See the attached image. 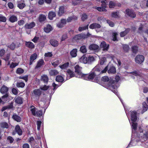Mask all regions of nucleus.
Masks as SVG:
<instances>
[{"label":"nucleus","instance_id":"f257e3e1","mask_svg":"<svg viewBox=\"0 0 148 148\" xmlns=\"http://www.w3.org/2000/svg\"><path fill=\"white\" fill-rule=\"evenodd\" d=\"M130 114L131 117V120L132 121V126L133 129L132 132H133L134 130H136L137 127V124L135 123L137 119L136 113L135 111H131L130 112Z\"/></svg>","mask_w":148,"mask_h":148},{"label":"nucleus","instance_id":"f03ea898","mask_svg":"<svg viewBox=\"0 0 148 148\" xmlns=\"http://www.w3.org/2000/svg\"><path fill=\"white\" fill-rule=\"evenodd\" d=\"M96 77L95 74L94 73H92L88 74H84L82 75V78L86 80H90Z\"/></svg>","mask_w":148,"mask_h":148},{"label":"nucleus","instance_id":"7ed1b4c3","mask_svg":"<svg viewBox=\"0 0 148 148\" xmlns=\"http://www.w3.org/2000/svg\"><path fill=\"white\" fill-rule=\"evenodd\" d=\"M75 72L76 73V77L78 78H81L82 75H83L81 71L82 68L80 67L78 65H76L74 67Z\"/></svg>","mask_w":148,"mask_h":148},{"label":"nucleus","instance_id":"20e7f679","mask_svg":"<svg viewBox=\"0 0 148 148\" xmlns=\"http://www.w3.org/2000/svg\"><path fill=\"white\" fill-rule=\"evenodd\" d=\"M136 62L138 63H141L144 60V57L142 55H138L135 58Z\"/></svg>","mask_w":148,"mask_h":148},{"label":"nucleus","instance_id":"39448f33","mask_svg":"<svg viewBox=\"0 0 148 148\" xmlns=\"http://www.w3.org/2000/svg\"><path fill=\"white\" fill-rule=\"evenodd\" d=\"M100 47L103 48V51H108L109 47V45L106 44V43L104 41L102 42L100 44Z\"/></svg>","mask_w":148,"mask_h":148},{"label":"nucleus","instance_id":"423d86ee","mask_svg":"<svg viewBox=\"0 0 148 148\" xmlns=\"http://www.w3.org/2000/svg\"><path fill=\"white\" fill-rule=\"evenodd\" d=\"M125 13L126 14L131 17L134 18L136 16V14L133 11L129 9H127L126 10Z\"/></svg>","mask_w":148,"mask_h":148},{"label":"nucleus","instance_id":"0eeeda50","mask_svg":"<svg viewBox=\"0 0 148 148\" xmlns=\"http://www.w3.org/2000/svg\"><path fill=\"white\" fill-rule=\"evenodd\" d=\"M66 23V20L65 19H62L61 21L57 23V26L59 28H62L64 26Z\"/></svg>","mask_w":148,"mask_h":148},{"label":"nucleus","instance_id":"6e6552de","mask_svg":"<svg viewBox=\"0 0 148 148\" xmlns=\"http://www.w3.org/2000/svg\"><path fill=\"white\" fill-rule=\"evenodd\" d=\"M35 25V23L34 22H32L29 23H26L25 26V27L26 29H30L34 27Z\"/></svg>","mask_w":148,"mask_h":148},{"label":"nucleus","instance_id":"1a4fd4ad","mask_svg":"<svg viewBox=\"0 0 148 148\" xmlns=\"http://www.w3.org/2000/svg\"><path fill=\"white\" fill-rule=\"evenodd\" d=\"M101 27L100 25L97 23H93L90 25L89 26L90 29H93L95 28H99Z\"/></svg>","mask_w":148,"mask_h":148},{"label":"nucleus","instance_id":"9d476101","mask_svg":"<svg viewBox=\"0 0 148 148\" xmlns=\"http://www.w3.org/2000/svg\"><path fill=\"white\" fill-rule=\"evenodd\" d=\"M25 45L27 47L30 49H33L35 47L34 44L31 42H26Z\"/></svg>","mask_w":148,"mask_h":148},{"label":"nucleus","instance_id":"9b49d317","mask_svg":"<svg viewBox=\"0 0 148 148\" xmlns=\"http://www.w3.org/2000/svg\"><path fill=\"white\" fill-rule=\"evenodd\" d=\"M52 28L51 25L48 24L44 28V30L46 33H49L52 30Z\"/></svg>","mask_w":148,"mask_h":148},{"label":"nucleus","instance_id":"f8f14e48","mask_svg":"<svg viewBox=\"0 0 148 148\" xmlns=\"http://www.w3.org/2000/svg\"><path fill=\"white\" fill-rule=\"evenodd\" d=\"M14 100L16 103L18 104H21L23 103V99L20 97H15Z\"/></svg>","mask_w":148,"mask_h":148},{"label":"nucleus","instance_id":"ddd939ff","mask_svg":"<svg viewBox=\"0 0 148 148\" xmlns=\"http://www.w3.org/2000/svg\"><path fill=\"white\" fill-rule=\"evenodd\" d=\"M9 21L12 23H14L16 22L18 20V19L16 16L12 15H10L9 19Z\"/></svg>","mask_w":148,"mask_h":148},{"label":"nucleus","instance_id":"4468645a","mask_svg":"<svg viewBox=\"0 0 148 148\" xmlns=\"http://www.w3.org/2000/svg\"><path fill=\"white\" fill-rule=\"evenodd\" d=\"M37 56V55L36 53L33 54L31 56L29 62L30 65L32 64L33 61L36 59Z\"/></svg>","mask_w":148,"mask_h":148},{"label":"nucleus","instance_id":"2eb2a0df","mask_svg":"<svg viewBox=\"0 0 148 148\" xmlns=\"http://www.w3.org/2000/svg\"><path fill=\"white\" fill-rule=\"evenodd\" d=\"M64 7L63 6L60 7L59 11L58 12V15L59 16H61L64 13Z\"/></svg>","mask_w":148,"mask_h":148},{"label":"nucleus","instance_id":"dca6fc26","mask_svg":"<svg viewBox=\"0 0 148 148\" xmlns=\"http://www.w3.org/2000/svg\"><path fill=\"white\" fill-rule=\"evenodd\" d=\"M67 75L68 76H69V78L75 76V75L74 74V73L70 69H68L67 71Z\"/></svg>","mask_w":148,"mask_h":148},{"label":"nucleus","instance_id":"f3484780","mask_svg":"<svg viewBox=\"0 0 148 148\" xmlns=\"http://www.w3.org/2000/svg\"><path fill=\"white\" fill-rule=\"evenodd\" d=\"M15 130L19 135H21L22 134V131L19 125H17L16 126Z\"/></svg>","mask_w":148,"mask_h":148},{"label":"nucleus","instance_id":"a211bd4d","mask_svg":"<svg viewBox=\"0 0 148 148\" xmlns=\"http://www.w3.org/2000/svg\"><path fill=\"white\" fill-rule=\"evenodd\" d=\"M50 42L52 46L54 47L57 46L58 44V41L54 39L50 40Z\"/></svg>","mask_w":148,"mask_h":148},{"label":"nucleus","instance_id":"6ab92c4d","mask_svg":"<svg viewBox=\"0 0 148 148\" xmlns=\"http://www.w3.org/2000/svg\"><path fill=\"white\" fill-rule=\"evenodd\" d=\"M49 74L51 76L55 75L58 73L57 71L55 69H51L49 71Z\"/></svg>","mask_w":148,"mask_h":148},{"label":"nucleus","instance_id":"aec40b11","mask_svg":"<svg viewBox=\"0 0 148 148\" xmlns=\"http://www.w3.org/2000/svg\"><path fill=\"white\" fill-rule=\"evenodd\" d=\"M8 90V88L5 86H3L0 89V92L2 94L6 93Z\"/></svg>","mask_w":148,"mask_h":148},{"label":"nucleus","instance_id":"412c9836","mask_svg":"<svg viewBox=\"0 0 148 148\" xmlns=\"http://www.w3.org/2000/svg\"><path fill=\"white\" fill-rule=\"evenodd\" d=\"M79 61L81 62L84 64L86 63L88 61L87 58L84 56H82L80 58Z\"/></svg>","mask_w":148,"mask_h":148},{"label":"nucleus","instance_id":"4be33fe9","mask_svg":"<svg viewBox=\"0 0 148 148\" xmlns=\"http://www.w3.org/2000/svg\"><path fill=\"white\" fill-rule=\"evenodd\" d=\"M30 110L32 114L35 116L36 115V108L34 106H31L30 108Z\"/></svg>","mask_w":148,"mask_h":148},{"label":"nucleus","instance_id":"5701e85b","mask_svg":"<svg viewBox=\"0 0 148 148\" xmlns=\"http://www.w3.org/2000/svg\"><path fill=\"white\" fill-rule=\"evenodd\" d=\"M69 65V63L68 62H66L60 66V68L62 70L66 69Z\"/></svg>","mask_w":148,"mask_h":148},{"label":"nucleus","instance_id":"b1692460","mask_svg":"<svg viewBox=\"0 0 148 148\" xmlns=\"http://www.w3.org/2000/svg\"><path fill=\"white\" fill-rule=\"evenodd\" d=\"M99 46L95 44L90 45L89 46V49L91 50H96L99 48Z\"/></svg>","mask_w":148,"mask_h":148},{"label":"nucleus","instance_id":"393cba45","mask_svg":"<svg viewBox=\"0 0 148 148\" xmlns=\"http://www.w3.org/2000/svg\"><path fill=\"white\" fill-rule=\"evenodd\" d=\"M56 16L55 12H49V15L48 17L50 20H52L53 17H55Z\"/></svg>","mask_w":148,"mask_h":148},{"label":"nucleus","instance_id":"a878e982","mask_svg":"<svg viewBox=\"0 0 148 148\" xmlns=\"http://www.w3.org/2000/svg\"><path fill=\"white\" fill-rule=\"evenodd\" d=\"M77 50L76 49H74L70 52V54L73 57H75L77 55Z\"/></svg>","mask_w":148,"mask_h":148},{"label":"nucleus","instance_id":"bb28decb","mask_svg":"<svg viewBox=\"0 0 148 148\" xmlns=\"http://www.w3.org/2000/svg\"><path fill=\"white\" fill-rule=\"evenodd\" d=\"M13 118L18 122H20L21 121V119L19 116L16 114H14L12 116Z\"/></svg>","mask_w":148,"mask_h":148},{"label":"nucleus","instance_id":"cd10ccee","mask_svg":"<svg viewBox=\"0 0 148 148\" xmlns=\"http://www.w3.org/2000/svg\"><path fill=\"white\" fill-rule=\"evenodd\" d=\"M95 70L96 71H101V73H104L106 72V71H107L108 70V66H106L104 70H103L101 71V70L100 69H99L97 67H96L95 68Z\"/></svg>","mask_w":148,"mask_h":148},{"label":"nucleus","instance_id":"c85d7f7f","mask_svg":"<svg viewBox=\"0 0 148 148\" xmlns=\"http://www.w3.org/2000/svg\"><path fill=\"white\" fill-rule=\"evenodd\" d=\"M148 107L147 104L145 102H143V112L142 113L146 111L148 109Z\"/></svg>","mask_w":148,"mask_h":148},{"label":"nucleus","instance_id":"c756f323","mask_svg":"<svg viewBox=\"0 0 148 148\" xmlns=\"http://www.w3.org/2000/svg\"><path fill=\"white\" fill-rule=\"evenodd\" d=\"M130 31L129 29H125V31L122 32L120 33V35L121 37H123L126 34L128 33Z\"/></svg>","mask_w":148,"mask_h":148},{"label":"nucleus","instance_id":"7c9ffc66","mask_svg":"<svg viewBox=\"0 0 148 148\" xmlns=\"http://www.w3.org/2000/svg\"><path fill=\"white\" fill-rule=\"evenodd\" d=\"M116 72V70L114 67L112 66L110 68L108 71V73H114Z\"/></svg>","mask_w":148,"mask_h":148},{"label":"nucleus","instance_id":"2f4dec72","mask_svg":"<svg viewBox=\"0 0 148 148\" xmlns=\"http://www.w3.org/2000/svg\"><path fill=\"white\" fill-rule=\"evenodd\" d=\"M44 63V61L42 59L40 60L38 62L36 68H38L40 67L43 65Z\"/></svg>","mask_w":148,"mask_h":148},{"label":"nucleus","instance_id":"473e14b6","mask_svg":"<svg viewBox=\"0 0 148 148\" xmlns=\"http://www.w3.org/2000/svg\"><path fill=\"white\" fill-rule=\"evenodd\" d=\"M46 19V17L45 15L43 14L40 15L39 17V20L40 22L44 21Z\"/></svg>","mask_w":148,"mask_h":148},{"label":"nucleus","instance_id":"72a5a7b5","mask_svg":"<svg viewBox=\"0 0 148 148\" xmlns=\"http://www.w3.org/2000/svg\"><path fill=\"white\" fill-rule=\"evenodd\" d=\"M80 50L83 53H86L87 51L86 47L85 45L82 46L80 48Z\"/></svg>","mask_w":148,"mask_h":148},{"label":"nucleus","instance_id":"f704fd0d","mask_svg":"<svg viewBox=\"0 0 148 148\" xmlns=\"http://www.w3.org/2000/svg\"><path fill=\"white\" fill-rule=\"evenodd\" d=\"M56 81L59 82H62L64 80L63 77L60 75L57 76L56 78Z\"/></svg>","mask_w":148,"mask_h":148},{"label":"nucleus","instance_id":"c9c22d12","mask_svg":"<svg viewBox=\"0 0 148 148\" xmlns=\"http://www.w3.org/2000/svg\"><path fill=\"white\" fill-rule=\"evenodd\" d=\"M8 47L12 50H14L16 47V45L13 42L8 46Z\"/></svg>","mask_w":148,"mask_h":148},{"label":"nucleus","instance_id":"e433bc0d","mask_svg":"<svg viewBox=\"0 0 148 148\" xmlns=\"http://www.w3.org/2000/svg\"><path fill=\"white\" fill-rule=\"evenodd\" d=\"M41 79L45 82H47L48 80V78L47 76L45 75H43L41 77Z\"/></svg>","mask_w":148,"mask_h":148},{"label":"nucleus","instance_id":"4c0bfd02","mask_svg":"<svg viewBox=\"0 0 148 148\" xmlns=\"http://www.w3.org/2000/svg\"><path fill=\"white\" fill-rule=\"evenodd\" d=\"M95 8L100 12L106 11V10L105 9V8L102 6V7H95Z\"/></svg>","mask_w":148,"mask_h":148},{"label":"nucleus","instance_id":"58836bf2","mask_svg":"<svg viewBox=\"0 0 148 148\" xmlns=\"http://www.w3.org/2000/svg\"><path fill=\"white\" fill-rule=\"evenodd\" d=\"M34 93L36 95L39 96L41 94V91L40 89H36L34 90Z\"/></svg>","mask_w":148,"mask_h":148},{"label":"nucleus","instance_id":"ea45409f","mask_svg":"<svg viewBox=\"0 0 148 148\" xmlns=\"http://www.w3.org/2000/svg\"><path fill=\"white\" fill-rule=\"evenodd\" d=\"M88 25L84 26L83 27H79V30L80 31H82L83 30L86 29H88Z\"/></svg>","mask_w":148,"mask_h":148},{"label":"nucleus","instance_id":"a19ab883","mask_svg":"<svg viewBox=\"0 0 148 148\" xmlns=\"http://www.w3.org/2000/svg\"><path fill=\"white\" fill-rule=\"evenodd\" d=\"M1 126L3 128H8L9 125L8 124L5 122L2 123L1 124Z\"/></svg>","mask_w":148,"mask_h":148},{"label":"nucleus","instance_id":"79ce46f5","mask_svg":"<svg viewBox=\"0 0 148 148\" xmlns=\"http://www.w3.org/2000/svg\"><path fill=\"white\" fill-rule=\"evenodd\" d=\"M42 112L41 110H39L36 112V115L35 116H41L42 114Z\"/></svg>","mask_w":148,"mask_h":148},{"label":"nucleus","instance_id":"37998d69","mask_svg":"<svg viewBox=\"0 0 148 148\" xmlns=\"http://www.w3.org/2000/svg\"><path fill=\"white\" fill-rule=\"evenodd\" d=\"M25 6V4L23 3H19L18 4V7L20 9H23Z\"/></svg>","mask_w":148,"mask_h":148},{"label":"nucleus","instance_id":"c03bdc74","mask_svg":"<svg viewBox=\"0 0 148 148\" xmlns=\"http://www.w3.org/2000/svg\"><path fill=\"white\" fill-rule=\"evenodd\" d=\"M123 48L124 51L127 52L129 50V47L127 45H124L123 46Z\"/></svg>","mask_w":148,"mask_h":148},{"label":"nucleus","instance_id":"a18cd8bd","mask_svg":"<svg viewBox=\"0 0 148 148\" xmlns=\"http://www.w3.org/2000/svg\"><path fill=\"white\" fill-rule=\"evenodd\" d=\"M60 63V61L59 60H57L55 61V62L52 63V65L54 67L56 66Z\"/></svg>","mask_w":148,"mask_h":148},{"label":"nucleus","instance_id":"49530a36","mask_svg":"<svg viewBox=\"0 0 148 148\" xmlns=\"http://www.w3.org/2000/svg\"><path fill=\"white\" fill-rule=\"evenodd\" d=\"M109 80V78L106 76L103 77L101 78V80L104 82H108Z\"/></svg>","mask_w":148,"mask_h":148},{"label":"nucleus","instance_id":"de8ad7c7","mask_svg":"<svg viewBox=\"0 0 148 148\" xmlns=\"http://www.w3.org/2000/svg\"><path fill=\"white\" fill-rule=\"evenodd\" d=\"M111 16L114 18H117L119 16L118 13L117 12H114L112 13Z\"/></svg>","mask_w":148,"mask_h":148},{"label":"nucleus","instance_id":"09e8293b","mask_svg":"<svg viewBox=\"0 0 148 148\" xmlns=\"http://www.w3.org/2000/svg\"><path fill=\"white\" fill-rule=\"evenodd\" d=\"M132 52L134 53H136L138 51V47L137 46H135L132 47Z\"/></svg>","mask_w":148,"mask_h":148},{"label":"nucleus","instance_id":"8fccbe9b","mask_svg":"<svg viewBox=\"0 0 148 148\" xmlns=\"http://www.w3.org/2000/svg\"><path fill=\"white\" fill-rule=\"evenodd\" d=\"M24 72V70L23 69H22L21 68H18L16 71V73H17L19 74H21L23 73Z\"/></svg>","mask_w":148,"mask_h":148},{"label":"nucleus","instance_id":"3c124183","mask_svg":"<svg viewBox=\"0 0 148 148\" xmlns=\"http://www.w3.org/2000/svg\"><path fill=\"white\" fill-rule=\"evenodd\" d=\"M25 86V84L23 82H19L17 84L18 87H23Z\"/></svg>","mask_w":148,"mask_h":148},{"label":"nucleus","instance_id":"603ef678","mask_svg":"<svg viewBox=\"0 0 148 148\" xmlns=\"http://www.w3.org/2000/svg\"><path fill=\"white\" fill-rule=\"evenodd\" d=\"M18 65V63H13L12 62L10 66V67L11 68H13L15 67L16 66Z\"/></svg>","mask_w":148,"mask_h":148},{"label":"nucleus","instance_id":"864d4df0","mask_svg":"<svg viewBox=\"0 0 148 148\" xmlns=\"http://www.w3.org/2000/svg\"><path fill=\"white\" fill-rule=\"evenodd\" d=\"M132 75H135L136 76H142V75H141L140 73L139 72H136V71H134L133 72H132L131 73Z\"/></svg>","mask_w":148,"mask_h":148},{"label":"nucleus","instance_id":"5fc2aeb1","mask_svg":"<svg viewBox=\"0 0 148 148\" xmlns=\"http://www.w3.org/2000/svg\"><path fill=\"white\" fill-rule=\"evenodd\" d=\"M115 5V4L114 2L113 1H110L109 3V7L110 8H113Z\"/></svg>","mask_w":148,"mask_h":148},{"label":"nucleus","instance_id":"6e6d98bb","mask_svg":"<svg viewBox=\"0 0 148 148\" xmlns=\"http://www.w3.org/2000/svg\"><path fill=\"white\" fill-rule=\"evenodd\" d=\"M95 60V58L92 56H89L88 57V61L89 62H92Z\"/></svg>","mask_w":148,"mask_h":148},{"label":"nucleus","instance_id":"4d7b16f0","mask_svg":"<svg viewBox=\"0 0 148 148\" xmlns=\"http://www.w3.org/2000/svg\"><path fill=\"white\" fill-rule=\"evenodd\" d=\"M77 19V18L75 17V18H74V16H73L72 17H69L67 19L66 21V22H71L72 20L73 19Z\"/></svg>","mask_w":148,"mask_h":148},{"label":"nucleus","instance_id":"13d9d810","mask_svg":"<svg viewBox=\"0 0 148 148\" xmlns=\"http://www.w3.org/2000/svg\"><path fill=\"white\" fill-rule=\"evenodd\" d=\"M7 140L10 143H12L14 140V139L11 136H9L7 138Z\"/></svg>","mask_w":148,"mask_h":148},{"label":"nucleus","instance_id":"bf43d9fd","mask_svg":"<svg viewBox=\"0 0 148 148\" xmlns=\"http://www.w3.org/2000/svg\"><path fill=\"white\" fill-rule=\"evenodd\" d=\"M6 21V18L5 16H0V21L5 22Z\"/></svg>","mask_w":148,"mask_h":148},{"label":"nucleus","instance_id":"052dcab7","mask_svg":"<svg viewBox=\"0 0 148 148\" xmlns=\"http://www.w3.org/2000/svg\"><path fill=\"white\" fill-rule=\"evenodd\" d=\"M41 123L42 122L40 121H37V129L38 130L40 129Z\"/></svg>","mask_w":148,"mask_h":148},{"label":"nucleus","instance_id":"680f3d73","mask_svg":"<svg viewBox=\"0 0 148 148\" xmlns=\"http://www.w3.org/2000/svg\"><path fill=\"white\" fill-rule=\"evenodd\" d=\"M107 23H108V24L109 25L112 27H113L114 25V23L112 22L111 21L107 20Z\"/></svg>","mask_w":148,"mask_h":148},{"label":"nucleus","instance_id":"e2e57ef3","mask_svg":"<svg viewBox=\"0 0 148 148\" xmlns=\"http://www.w3.org/2000/svg\"><path fill=\"white\" fill-rule=\"evenodd\" d=\"M106 61V58L105 57L102 58L100 60V64L103 65Z\"/></svg>","mask_w":148,"mask_h":148},{"label":"nucleus","instance_id":"0e129e2a","mask_svg":"<svg viewBox=\"0 0 148 148\" xmlns=\"http://www.w3.org/2000/svg\"><path fill=\"white\" fill-rule=\"evenodd\" d=\"M118 34L116 33H114L113 34V40L115 41L117 40L116 36L118 35Z\"/></svg>","mask_w":148,"mask_h":148},{"label":"nucleus","instance_id":"69168bd1","mask_svg":"<svg viewBox=\"0 0 148 148\" xmlns=\"http://www.w3.org/2000/svg\"><path fill=\"white\" fill-rule=\"evenodd\" d=\"M104 1H101V3H102L101 6L105 8L106 7V4L105 2V1H106V0H104Z\"/></svg>","mask_w":148,"mask_h":148},{"label":"nucleus","instance_id":"338daca9","mask_svg":"<svg viewBox=\"0 0 148 148\" xmlns=\"http://www.w3.org/2000/svg\"><path fill=\"white\" fill-rule=\"evenodd\" d=\"M52 56V54L51 52H48L45 54V56L46 57H50Z\"/></svg>","mask_w":148,"mask_h":148},{"label":"nucleus","instance_id":"774afa93","mask_svg":"<svg viewBox=\"0 0 148 148\" xmlns=\"http://www.w3.org/2000/svg\"><path fill=\"white\" fill-rule=\"evenodd\" d=\"M87 18V16L85 14H83L82 15V19L83 21H84Z\"/></svg>","mask_w":148,"mask_h":148}]
</instances>
